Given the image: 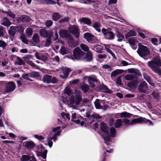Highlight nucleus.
<instances>
[{
	"instance_id": "nucleus-33",
	"label": "nucleus",
	"mask_w": 161,
	"mask_h": 161,
	"mask_svg": "<svg viewBox=\"0 0 161 161\" xmlns=\"http://www.w3.org/2000/svg\"><path fill=\"white\" fill-rule=\"evenodd\" d=\"M99 101V100L97 99H96L94 103L95 108L97 109H100L103 108V107L101 105Z\"/></svg>"
},
{
	"instance_id": "nucleus-45",
	"label": "nucleus",
	"mask_w": 161,
	"mask_h": 161,
	"mask_svg": "<svg viewBox=\"0 0 161 161\" xmlns=\"http://www.w3.org/2000/svg\"><path fill=\"white\" fill-rule=\"evenodd\" d=\"M20 38L21 39L22 42L26 44H28V41L25 35L22 34L21 35Z\"/></svg>"
},
{
	"instance_id": "nucleus-31",
	"label": "nucleus",
	"mask_w": 161,
	"mask_h": 161,
	"mask_svg": "<svg viewBox=\"0 0 161 161\" xmlns=\"http://www.w3.org/2000/svg\"><path fill=\"white\" fill-rule=\"evenodd\" d=\"M53 35H51L50 34L49 36L47 37V38L45 42V46L49 47L52 43V41L51 38Z\"/></svg>"
},
{
	"instance_id": "nucleus-39",
	"label": "nucleus",
	"mask_w": 161,
	"mask_h": 161,
	"mask_svg": "<svg viewBox=\"0 0 161 161\" xmlns=\"http://www.w3.org/2000/svg\"><path fill=\"white\" fill-rule=\"evenodd\" d=\"M107 136H103V138L104 141L105 143L107 145H108L109 144V142L110 141L111 138L109 136V134L107 135Z\"/></svg>"
},
{
	"instance_id": "nucleus-22",
	"label": "nucleus",
	"mask_w": 161,
	"mask_h": 161,
	"mask_svg": "<svg viewBox=\"0 0 161 161\" xmlns=\"http://www.w3.org/2000/svg\"><path fill=\"white\" fill-rule=\"evenodd\" d=\"M121 118H130L132 116V114L126 112L121 113L119 114Z\"/></svg>"
},
{
	"instance_id": "nucleus-12",
	"label": "nucleus",
	"mask_w": 161,
	"mask_h": 161,
	"mask_svg": "<svg viewBox=\"0 0 161 161\" xmlns=\"http://www.w3.org/2000/svg\"><path fill=\"white\" fill-rule=\"evenodd\" d=\"M39 33L40 36L44 37L47 38L48 37L50 34H51V35H53L52 31H50L48 32L45 29H40L39 31Z\"/></svg>"
},
{
	"instance_id": "nucleus-60",
	"label": "nucleus",
	"mask_w": 161,
	"mask_h": 161,
	"mask_svg": "<svg viewBox=\"0 0 161 161\" xmlns=\"http://www.w3.org/2000/svg\"><path fill=\"white\" fill-rule=\"evenodd\" d=\"M61 115L62 117H65L68 119H70L69 115L68 114L65 113L64 112H62Z\"/></svg>"
},
{
	"instance_id": "nucleus-24",
	"label": "nucleus",
	"mask_w": 161,
	"mask_h": 161,
	"mask_svg": "<svg viewBox=\"0 0 161 161\" xmlns=\"http://www.w3.org/2000/svg\"><path fill=\"white\" fill-rule=\"evenodd\" d=\"M75 104L76 105H79L82 100L81 96L77 94L75 95Z\"/></svg>"
},
{
	"instance_id": "nucleus-34",
	"label": "nucleus",
	"mask_w": 161,
	"mask_h": 161,
	"mask_svg": "<svg viewBox=\"0 0 161 161\" xmlns=\"http://www.w3.org/2000/svg\"><path fill=\"white\" fill-rule=\"evenodd\" d=\"M103 49L102 46L99 45H97L94 47V50L97 52L101 53Z\"/></svg>"
},
{
	"instance_id": "nucleus-58",
	"label": "nucleus",
	"mask_w": 161,
	"mask_h": 161,
	"mask_svg": "<svg viewBox=\"0 0 161 161\" xmlns=\"http://www.w3.org/2000/svg\"><path fill=\"white\" fill-rule=\"evenodd\" d=\"M53 24V22L51 20H47L46 23V25L47 27H50Z\"/></svg>"
},
{
	"instance_id": "nucleus-19",
	"label": "nucleus",
	"mask_w": 161,
	"mask_h": 161,
	"mask_svg": "<svg viewBox=\"0 0 161 161\" xmlns=\"http://www.w3.org/2000/svg\"><path fill=\"white\" fill-rule=\"evenodd\" d=\"M36 146L35 143L33 142L30 141L26 142L25 147L28 149H32Z\"/></svg>"
},
{
	"instance_id": "nucleus-55",
	"label": "nucleus",
	"mask_w": 161,
	"mask_h": 161,
	"mask_svg": "<svg viewBox=\"0 0 161 161\" xmlns=\"http://www.w3.org/2000/svg\"><path fill=\"white\" fill-rule=\"evenodd\" d=\"M60 52L62 55H64L67 53L66 48L64 47L63 46L61 47Z\"/></svg>"
},
{
	"instance_id": "nucleus-3",
	"label": "nucleus",
	"mask_w": 161,
	"mask_h": 161,
	"mask_svg": "<svg viewBox=\"0 0 161 161\" xmlns=\"http://www.w3.org/2000/svg\"><path fill=\"white\" fill-rule=\"evenodd\" d=\"M137 52L139 55L142 58L147 56L150 53L149 48L143 45L139 47Z\"/></svg>"
},
{
	"instance_id": "nucleus-18",
	"label": "nucleus",
	"mask_w": 161,
	"mask_h": 161,
	"mask_svg": "<svg viewBox=\"0 0 161 161\" xmlns=\"http://www.w3.org/2000/svg\"><path fill=\"white\" fill-rule=\"evenodd\" d=\"M100 128L102 131L106 133V135L109 134V131L108 130V127L107 125L104 123H101L100 125Z\"/></svg>"
},
{
	"instance_id": "nucleus-15",
	"label": "nucleus",
	"mask_w": 161,
	"mask_h": 161,
	"mask_svg": "<svg viewBox=\"0 0 161 161\" xmlns=\"http://www.w3.org/2000/svg\"><path fill=\"white\" fill-rule=\"evenodd\" d=\"M59 34L60 37L68 38L71 37V36L68 33L67 30H60L58 32Z\"/></svg>"
},
{
	"instance_id": "nucleus-56",
	"label": "nucleus",
	"mask_w": 161,
	"mask_h": 161,
	"mask_svg": "<svg viewBox=\"0 0 161 161\" xmlns=\"http://www.w3.org/2000/svg\"><path fill=\"white\" fill-rule=\"evenodd\" d=\"M34 136L36 138L38 139L39 141H42V140H43L45 138L42 136L39 135L37 134L35 135Z\"/></svg>"
},
{
	"instance_id": "nucleus-40",
	"label": "nucleus",
	"mask_w": 161,
	"mask_h": 161,
	"mask_svg": "<svg viewBox=\"0 0 161 161\" xmlns=\"http://www.w3.org/2000/svg\"><path fill=\"white\" fill-rule=\"evenodd\" d=\"M31 159V157L28 155H23L20 158L21 161H29Z\"/></svg>"
},
{
	"instance_id": "nucleus-32",
	"label": "nucleus",
	"mask_w": 161,
	"mask_h": 161,
	"mask_svg": "<svg viewBox=\"0 0 161 161\" xmlns=\"http://www.w3.org/2000/svg\"><path fill=\"white\" fill-rule=\"evenodd\" d=\"M16 32L19 33L20 34H22L24 31V28L22 26H14Z\"/></svg>"
},
{
	"instance_id": "nucleus-35",
	"label": "nucleus",
	"mask_w": 161,
	"mask_h": 161,
	"mask_svg": "<svg viewBox=\"0 0 161 161\" xmlns=\"http://www.w3.org/2000/svg\"><path fill=\"white\" fill-rule=\"evenodd\" d=\"M144 78L150 85L152 86L154 84L153 83L150 76L147 74L146 75H144Z\"/></svg>"
},
{
	"instance_id": "nucleus-17",
	"label": "nucleus",
	"mask_w": 161,
	"mask_h": 161,
	"mask_svg": "<svg viewBox=\"0 0 161 161\" xmlns=\"http://www.w3.org/2000/svg\"><path fill=\"white\" fill-rule=\"evenodd\" d=\"M139 83V81L137 79L132 80L128 83L127 86L131 88H134L136 87Z\"/></svg>"
},
{
	"instance_id": "nucleus-43",
	"label": "nucleus",
	"mask_w": 161,
	"mask_h": 161,
	"mask_svg": "<svg viewBox=\"0 0 161 161\" xmlns=\"http://www.w3.org/2000/svg\"><path fill=\"white\" fill-rule=\"evenodd\" d=\"M81 49L83 51L87 52L89 51V48L86 45L84 44H81L80 45Z\"/></svg>"
},
{
	"instance_id": "nucleus-62",
	"label": "nucleus",
	"mask_w": 161,
	"mask_h": 161,
	"mask_svg": "<svg viewBox=\"0 0 161 161\" xmlns=\"http://www.w3.org/2000/svg\"><path fill=\"white\" fill-rule=\"evenodd\" d=\"M26 63L32 67H35L36 66V65L31 60L28 61L26 62Z\"/></svg>"
},
{
	"instance_id": "nucleus-21",
	"label": "nucleus",
	"mask_w": 161,
	"mask_h": 161,
	"mask_svg": "<svg viewBox=\"0 0 161 161\" xmlns=\"http://www.w3.org/2000/svg\"><path fill=\"white\" fill-rule=\"evenodd\" d=\"M52 78V75H46L43 76L42 80L44 82L47 83H51V80Z\"/></svg>"
},
{
	"instance_id": "nucleus-37",
	"label": "nucleus",
	"mask_w": 161,
	"mask_h": 161,
	"mask_svg": "<svg viewBox=\"0 0 161 161\" xmlns=\"http://www.w3.org/2000/svg\"><path fill=\"white\" fill-rule=\"evenodd\" d=\"M81 89L84 93H86L89 90V86L87 84H85L81 86Z\"/></svg>"
},
{
	"instance_id": "nucleus-54",
	"label": "nucleus",
	"mask_w": 161,
	"mask_h": 161,
	"mask_svg": "<svg viewBox=\"0 0 161 161\" xmlns=\"http://www.w3.org/2000/svg\"><path fill=\"white\" fill-rule=\"evenodd\" d=\"M56 0H45V3L47 4H55L56 3Z\"/></svg>"
},
{
	"instance_id": "nucleus-61",
	"label": "nucleus",
	"mask_w": 161,
	"mask_h": 161,
	"mask_svg": "<svg viewBox=\"0 0 161 161\" xmlns=\"http://www.w3.org/2000/svg\"><path fill=\"white\" fill-rule=\"evenodd\" d=\"M48 144L50 147H51L53 145V142L52 141V139L48 138L47 139Z\"/></svg>"
},
{
	"instance_id": "nucleus-23",
	"label": "nucleus",
	"mask_w": 161,
	"mask_h": 161,
	"mask_svg": "<svg viewBox=\"0 0 161 161\" xmlns=\"http://www.w3.org/2000/svg\"><path fill=\"white\" fill-rule=\"evenodd\" d=\"M61 17V15L59 13H54L52 15V19L54 21L59 20Z\"/></svg>"
},
{
	"instance_id": "nucleus-42",
	"label": "nucleus",
	"mask_w": 161,
	"mask_h": 161,
	"mask_svg": "<svg viewBox=\"0 0 161 161\" xmlns=\"http://www.w3.org/2000/svg\"><path fill=\"white\" fill-rule=\"evenodd\" d=\"M97 81V79L95 76L92 77L89 76L88 77V83L92 82H96Z\"/></svg>"
},
{
	"instance_id": "nucleus-47",
	"label": "nucleus",
	"mask_w": 161,
	"mask_h": 161,
	"mask_svg": "<svg viewBox=\"0 0 161 161\" xmlns=\"http://www.w3.org/2000/svg\"><path fill=\"white\" fill-rule=\"evenodd\" d=\"M122 123H124V125H132L133 124H131V122H130V121L129 119H124L122 121Z\"/></svg>"
},
{
	"instance_id": "nucleus-27",
	"label": "nucleus",
	"mask_w": 161,
	"mask_h": 161,
	"mask_svg": "<svg viewBox=\"0 0 161 161\" xmlns=\"http://www.w3.org/2000/svg\"><path fill=\"white\" fill-rule=\"evenodd\" d=\"M122 124V119H116L114 124V126L116 128H118L120 127Z\"/></svg>"
},
{
	"instance_id": "nucleus-29",
	"label": "nucleus",
	"mask_w": 161,
	"mask_h": 161,
	"mask_svg": "<svg viewBox=\"0 0 161 161\" xmlns=\"http://www.w3.org/2000/svg\"><path fill=\"white\" fill-rule=\"evenodd\" d=\"M33 42L36 43H38L40 41V38L38 34L36 33L34 34L32 37Z\"/></svg>"
},
{
	"instance_id": "nucleus-53",
	"label": "nucleus",
	"mask_w": 161,
	"mask_h": 161,
	"mask_svg": "<svg viewBox=\"0 0 161 161\" xmlns=\"http://www.w3.org/2000/svg\"><path fill=\"white\" fill-rule=\"evenodd\" d=\"M47 150H45L43 152H41V154L40 155V157H42L44 159H46L47 157Z\"/></svg>"
},
{
	"instance_id": "nucleus-6",
	"label": "nucleus",
	"mask_w": 161,
	"mask_h": 161,
	"mask_svg": "<svg viewBox=\"0 0 161 161\" xmlns=\"http://www.w3.org/2000/svg\"><path fill=\"white\" fill-rule=\"evenodd\" d=\"M139 92L141 93L147 94V92L149 90L148 85L145 81L141 82L138 87Z\"/></svg>"
},
{
	"instance_id": "nucleus-8",
	"label": "nucleus",
	"mask_w": 161,
	"mask_h": 161,
	"mask_svg": "<svg viewBox=\"0 0 161 161\" xmlns=\"http://www.w3.org/2000/svg\"><path fill=\"white\" fill-rule=\"evenodd\" d=\"M85 54V53L82 51L79 47L75 48L73 51V56L77 59H80Z\"/></svg>"
},
{
	"instance_id": "nucleus-4",
	"label": "nucleus",
	"mask_w": 161,
	"mask_h": 161,
	"mask_svg": "<svg viewBox=\"0 0 161 161\" xmlns=\"http://www.w3.org/2000/svg\"><path fill=\"white\" fill-rule=\"evenodd\" d=\"M40 76L39 72L36 71H32L27 74H23L22 77L20 78V79L22 80L23 79L28 80L30 81H32V80L29 77L31 78H37Z\"/></svg>"
},
{
	"instance_id": "nucleus-16",
	"label": "nucleus",
	"mask_w": 161,
	"mask_h": 161,
	"mask_svg": "<svg viewBox=\"0 0 161 161\" xmlns=\"http://www.w3.org/2000/svg\"><path fill=\"white\" fill-rule=\"evenodd\" d=\"M99 89L103 92L109 94H111L112 93V91L103 83L99 86Z\"/></svg>"
},
{
	"instance_id": "nucleus-5",
	"label": "nucleus",
	"mask_w": 161,
	"mask_h": 161,
	"mask_svg": "<svg viewBox=\"0 0 161 161\" xmlns=\"http://www.w3.org/2000/svg\"><path fill=\"white\" fill-rule=\"evenodd\" d=\"M147 123H148L149 125L153 124L152 122L150 120L142 117L133 119L131 121V124L133 125L137 123L144 124Z\"/></svg>"
},
{
	"instance_id": "nucleus-64",
	"label": "nucleus",
	"mask_w": 161,
	"mask_h": 161,
	"mask_svg": "<svg viewBox=\"0 0 161 161\" xmlns=\"http://www.w3.org/2000/svg\"><path fill=\"white\" fill-rule=\"evenodd\" d=\"M58 79L55 77H53V78L52 77L51 80V82L53 84L56 83L58 82Z\"/></svg>"
},
{
	"instance_id": "nucleus-41",
	"label": "nucleus",
	"mask_w": 161,
	"mask_h": 161,
	"mask_svg": "<svg viewBox=\"0 0 161 161\" xmlns=\"http://www.w3.org/2000/svg\"><path fill=\"white\" fill-rule=\"evenodd\" d=\"M26 34L27 36L29 37H30L31 36L32 33H33V30L31 28H28L26 29Z\"/></svg>"
},
{
	"instance_id": "nucleus-26",
	"label": "nucleus",
	"mask_w": 161,
	"mask_h": 161,
	"mask_svg": "<svg viewBox=\"0 0 161 161\" xmlns=\"http://www.w3.org/2000/svg\"><path fill=\"white\" fill-rule=\"evenodd\" d=\"M136 34L135 31L133 30H131L125 34V38L126 39H128L130 36H136Z\"/></svg>"
},
{
	"instance_id": "nucleus-38",
	"label": "nucleus",
	"mask_w": 161,
	"mask_h": 161,
	"mask_svg": "<svg viewBox=\"0 0 161 161\" xmlns=\"http://www.w3.org/2000/svg\"><path fill=\"white\" fill-rule=\"evenodd\" d=\"M110 133L111 136L112 137H114L116 135V130L113 127H112L110 129Z\"/></svg>"
},
{
	"instance_id": "nucleus-50",
	"label": "nucleus",
	"mask_w": 161,
	"mask_h": 161,
	"mask_svg": "<svg viewBox=\"0 0 161 161\" xmlns=\"http://www.w3.org/2000/svg\"><path fill=\"white\" fill-rule=\"evenodd\" d=\"M128 41L129 43L132 45L134 46L135 43V40L134 37H130L128 39Z\"/></svg>"
},
{
	"instance_id": "nucleus-44",
	"label": "nucleus",
	"mask_w": 161,
	"mask_h": 161,
	"mask_svg": "<svg viewBox=\"0 0 161 161\" xmlns=\"http://www.w3.org/2000/svg\"><path fill=\"white\" fill-rule=\"evenodd\" d=\"M47 54V53H45L41 55V59L40 60H41L44 62L47 61L48 59Z\"/></svg>"
},
{
	"instance_id": "nucleus-20",
	"label": "nucleus",
	"mask_w": 161,
	"mask_h": 161,
	"mask_svg": "<svg viewBox=\"0 0 161 161\" xmlns=\"http://www.w3.org/2000/svg\"><path fill=\"white\" fill-rule=\"evenodd\" d=\"M80 23H83L87 25H90L92 23V21L90 19L88 18L82 17L80 19Z\"/></svg>"
},
{
	"instance_id": "nucleus-9",
	"label": "nucleus",
	"mask_w": 161,
	"mask_h": 161,
	"mask_svg": "<svg viewBox=\"0 0 161 161\" xmlns=\"http://www.w3.org/2000/svg\"><path fill=\"white\" fill-rule=\"evenodd\" d=\"M6 85L5 90L6 92H11L15 89L16 86L14 82L9 81L7 82L5 81Z\"/></svg>"
},
{
	"instance_id": "nucleus-36",
	"label": "nucleus",
	"mask_w": 161,
	"mask_h": 161,
	"mask_svg": "<svg viewBox=\"0 0 161 161\" xmlns=\"http://www.w3.org/2000/svg\"><path fill=\"white\" fill-rule=\"evenodd\" d=\"M17 60H18V62L16 61H15L14 63L15 64H17V65H19L25 64V62L18 56L17 57Z\"/></svg>"
},
{
	"instance_id": "nucleus-48",
	"label": "nucleus",
	"mask_w": 161,
	"mask_h": 161,
	"mask_svg": "<svg viewBox=\"0 0 161 161\" xmlns=\"http://www.w3.org/2000/svg\"><path fill=\"white\" fill-rule=\"evenodd\" d=\"M61 131L62 130H61V131H57L56 133H55L53 137L49 138L52 139V140L53 139L54 141H55L57 139V136L60 135Z\"/></svg>"
},
{
	"instance_id": "nucleus-52",
	"label": "nucleus",
	"mask_w": 161,
	"mask_h": 161,
	"mask_svg": "<svg viewBox=\"0 0 161 161\" xmlns=\"http://www.w3.org/2000/svg\"><path fill=\"white\" fill-rule=\"evenodd\" d=\"M64 93L67 95L69 96L72 93V90L69 88H66L64 89Z\"/></svg>"
},
{
	"instance_id": "nucleus-63",
	"label": "nucleus",
	"mask_w": 161,
	"mask_h": 161,
	"mask_svg": "<svg viewBox=\"0 0 161 161\" xmlns=\"http://www.w3.org/2000/svg\"><path fill=\"white\" fill-rule=\"evenodd\" d=\"M91 117H92V118L95 119H101L102 118V117L99 116L98 114H92L91 115Z\"/></svg>"
},
{
	"instance_id": "nucleus-28",
	"label": "nucleus",
	"mask_w": 161,
	"mask_h": 161,
	"mask_svg": "<svg viewBox=\"0 0 161 161\" xmlns=\"http://www.w3.org/2000/svg\"><path fill=\"white\" fill-rule=\"evenodd\" d=\"M92 27L94 28L95 30L98 31V32H101L100 29V27L101 26V25L99 22H96L94 24L92 25Z\"/></svg>"
},
{
	"instance_id": "nucleus-10",
	"label": "nucleus",
	"mask_w": 161,
	"mask_h": 161,
	"mask_svg": "<svg viewBox=\"0 0 161 161\" xmlns=\"http://www.w3.org/2000/svg\"><path fill=\"white\" fill-rule=\"evenodd\" d=\"M80 30L75 25H73L70 27V32L76 38H79L80 36Z\"/></svg>"
},
{
	"instance_id": "nucleus-7",
	"label": "nucleus",
	"mask_w": 161,
	"mask_h": 161,
	"mask_svg": "<svg viewBox=\"0 0 161 161\" xmlns=\"http://www.w3.org/2000/svg\"><path fill=\"white\" fill-rule=\"evenodd\" d=\"M84 37L89 43L93 44L98 42L94 36L89 32L85 33L84 35Z\"/></svg>"
},
{
	"instance_id": "nucleus-13",
	"label": "nucleus",
	"mask_w": 161,
	"mask_h": 161,
	"mask_svg": "<svg viewBox=\"0 0 161 161\" xmlns=\"http://www.w3.org/2000/svg\"><path fill=\"white\" fill-rule=\"evenodd\" d=\"M93 59V54L91 51H88L85 55L84 59L85 61L87 62L92 61Z\"/></svg>"
},
{
	"instance_id": "nucleus-57",
	"label": "nucleus",
	"mask_w": 161,
	"mask_h": 161,
	"mask_svg": "<svg viewBox=\"0 0 161 161\" xmlns=\"http://www.w3.org/2000/svg\"><path fill=\"white\" fill-rule=\"evenodd\" d=\"M134 73L136 76H141L142 75V74L140 71V70L137 69H135Z\"/></svg>"
},
{
	"instance_id": "nucleus-59",
	"label": "nucleus",
	"mask_w": 161,
	"mask_h": 161,
	"mask_svg": "<svg viewBox=\"0 0 161 161\" xmlns=\"http://www.w3.org/2000/svg\"><path fill=\"white\" fill-rule=\"evenodd\" d=\"M103 68L105 69H108V70L109 71H111L112 70V68L109 65L106 64H104L103 66Z\"/></svg>"
},
{
	"instance_id": "nucleus-30",
	"label": "nucleus",
	"mask_w": 161,
	"mask_h": 161,
	"mask_svg": "<svg viewBox=\"0 0 161 161\" xmlns=\"http://www.w3.org/2000/svg\"><path fill=\"white\" fill-rule=\"evenodd\" d=\"M117 36L118 38L117 39L118 42H121L124 39V36L118 31H117Z\"/></svg>"
},
{
	"instance_id": "nucleus-51",
	"label": "nucleus",
	"mask_w": 161,
	"mask_h": 161,
	"mask_svg": "<svg viewBox=\"0 0 161 161\" xmlns=\"http://www.w3.org/2000/svg\"><path fill=\"white\" fill-rule=\"evenodd\" d=\"M135 77L134 76L130 75H126L125 77V79L126 80H132L135 78Z\"/></svg>"
},
{
	"instance_id": "nucleus-25",
	"label": "nucleus",
	"mask_w": 161,
	"mask_h": 161,
	"mask_svg": "<svg viewBox=\"0 0 161 161\" xmlns=\"http://www.w3.org/2000/svg\"><path fill=\"white\" fill-rule=\"evenodd\" d=\"M124 70L122 69H117L112 72L111 74V77L115 76L117 75L122 74Z\"/></svg>"
},
{
	"instance_id": "nucleus-1",
	"label": "nucleus",
	"mask_w": 161,
	"mask_h": 161,
	"mask_svg": "<svg viewBox=\"0 0 161 161\" xmlns=\"http://www.w3.org/2000/svg\"><path fill=\"white\" fill-rule=\"evenodd\" d=\"M148 66L154 72L157 73L159 71L161 72L158 68V67L161 66V61L159 58H156L153 61L148 62Z\"/></svg>"
},
{
	"instance_id": "nucleus-46",
	"label": "nucleus",
	"mask_w": 161,
	"mask_h": 161,
	"mask_svg": "<svg viewBox=\"0 0 161 161\" xmlns=\"http://www.w3.org/2000/svg\"><path fill=\"white\" fill-rule=\"evenodd\" d=\"M69 19L70 18L68 17H65L59 20L58 22L60 24H62L65 22H67L69 21Z\"/></svg>"
},
{
	"instance_id": "nucleus-2",
	"label": "nucleus",
	"mask_w": 161,
	"mask_h": 161,
	"mask_svg": "<svg viewBox=\"0 0 161 161\" xmlns=\"http://www.w3.org/2000/svg\"><path fill=\"white\" fill-rule=\"evenodd\" d=\"M112 29L110 28L105 29L103 28L102 29V33L103 34L104 38L108 40H113L115 38V34L111 31Z\"/></svg>"
},
{
	"instance_id": "nucleus-14",
	"label": "nucleus",
	"mask_w": 161,
	"mask_h": 161,
	"mask_svg": "<svg viewBox=\"0 0 161 161\" xmlns=\"http://www.w3.org/2000/svg\"><path fill=\"white\" fill-rule=\"evenodd\" d=\"M64 75H61L60 77L63 79H66L69 76V73L72 71L71 69L69 68H65L62 70Z\"/></svg>"
},
{
	"instance_id": "nucleus-11",
	"label": "nucleus",
	"mask_w": 161,
	"mask_h": 161,
	"mask_svg": "<svg viewBox=\"0 0 161 161\" xmlns=\"http://www.w3.org/2000/svg\"><path fill=\"white\" fill-rule=\"evenodd\" d=\"M8 32L10 38L13 40L14 37L15 35L16 32L15 26H11Z\"/></svg>"
},
{
	"instance_id": "nucleus-49",
	"label": "nucleus",
	"mask_w": 161,
	"mask_h": 161,
	"mask_svg": "<svg viewBox=\"0 0 161 161\" xmlns=\"http://www.w3.org/2000/svg\"><path fill=\"white\" fill-rule=\"evenodd\" d=\"M7 46L6 42L2 40H0V47H2L3 49H5Z\"/></svg>"
}]
</instances>
